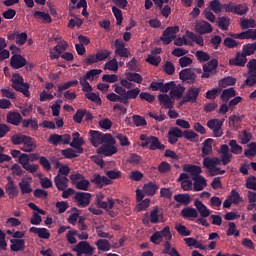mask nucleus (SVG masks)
<instances>
[{
  "label": "nucleus",
  "instance_id": "1",
  "mask_svg": "<svg viewBox=\"0 0 256 256\" xmlns=\"http://www.w3.org/2000/svg\"><path fill=\"white\" fill-rule=\"evenodd\" d=\"M107 176H101L100 174H94L91 179V183L97 185L100 189L106 185H111L113 181L111 179H121V171L109 170L106 172Z\"/></svg>",
  "mask_w": 256,
  "mask_h": 256
},
{
  "label": "nucleus",
  "instance_id": "2",
  "mask_svg": "<svg viewBox=\"0 0 256 256\" xmlns=\"http://www.w3.org/2000/svg\"><path fill=\"white\" fill-rule=\"evenodd\" d=\"M140 141H143L140 145L143 149H149L150 151H165V145L161 144L157 136H147L145 134L140 135Z\"/></svg>",
  "mask_w": 256,
  "mask_h": 256
},
{
  "label": "nucleus",
  "instance_id": "3",
  "mask_svg": "<svg viewBox=\"0 0 256 256\" xmlns=\"http://www.w3.org/2000/svg\"><path fill=\"white\" fill-rule=\"evenodd\" d=\"M194 206L196 207L197 213L200 215V217L196 219V223L203 227H209L210 224L207 222V217L211 216V210H209V208H207L199 199L194 200Z\"/></svg>",
  "mask_w": 256,
  "mask_h": 256
},
{
  "label": "nucleus",
  "instance_id": "4",
  "mask_svg": "<svg viewBox=\"0 0 256 256\" xmlns=\"http://www.w3.org/2000/svg\"><path fill=\"white\" fill-rule=\"evenodd\" d=\"M223 11H225V13H232L233 15H239L240 17H243V15H247L249 7H247L245 4L228 2L223 4Z\"/></svg>",
  "mask_w": 256,
  "mask_h": 256
},
{
  "label": "nucleus",
  "instance_id": "5",
  "mask_svg": "<svg viewBox=\"0 0 256 256\" xmlns=\"http://www.w3.org/2000/svg\"><path fill=\"white\" fill-rule=\"evenodd\" d=\"M71 184L76 187L79 191H89L91 182L85 179V176L81 173H74L70 175Z\"/></svg>",
  "mask_w": 256,
  "mask_h": 256
},
{
  "label": "nucleus",
  "instance_id": "6",
  "mask_svg": "<svg viewBox=\"0 0 256 256\" xmlns=\"http://www.w3.org/2000/svg\"><path fill=\"white\" fill-rule=\"evenodd\" d=\"M89 135L90 143L93 147H98V145H102V143H105L106 141H112L111 134L109 133L103 134L97 130H90Z\"/></svg>",
  "mask_w": 256,
  "mask_h": 256
},
{
  "label": "nucleus",
  "instance_id": "7",
  "mask_svg": "<svg viewBox=\"0 0 256 256\" xmlns=\"http://www.w3.org/2000/svg\"><path fill=\"white\" fill-rule=\"evenodd\" d=\"M12 87L15 91H19L24 95V97H31V93L29 92V83H25L23 81V76L16 75L14 79H12Z\"/></svg>",
  "mask_w": 256,
  "mask_h": 256
},
{
  "label": "nucleus",
  "instance_id": "8",
  "mask_svg": "<svg viewBox=\"0 0 256 256\" xmlns=\"http://www.w3.org/2000/svg\"><path fill=\"white\" fill-rule=\"evenodd\" d=\"M200 93L201 88L190 87L182 97L179 106L181 107L187 103H197V98L199 97Z\"/></svg>",
  "mask_w": 256,
  "mask_h": 256
},
{
  "label": "nucleus",
  "instance_id": "9",
  "mask_svg": "<svg viewBox=\"0 0 256 256\" xmlns=\"http://www.w3.org/2000/svg\"><path fill=\"white\" fill-rule=\"evenodd\" d=\"M246 67L248 69L247 78L245 80V85L248 87H253L256 84V59H251Z\"/></svg>",
  "mask_w": 256,
  "mask_h": 256
},
{
  "label": "nucleus",
  "instance_id": "10",
  "mask_svg": "<svg viewBox=\"0 0 256 256\" xmlns=\"http://www.w3.org/2000/svg\"><path fill=\"white\" fill-rule=\"evenodd\" d=\"M110 141L104 142V144L98 149V153L100 155H104V157H113L115 153H117V148L115 147V138L111 135Z\"/></svg>",
  "mask_w": 256,
  "mask_h": 256
},
{
  "label": "nucleus",
  "instance_id": "11",
  "mask_svg": "<svg viewBox=\"0 0 256 256\" xmlns=\"http://www.w3.org/2000/svg\"><path fill=\"white\" fill-rule=\"evenodd\" d=\"M179 33V26H170L167 27L164 31L160 40L164 45H169L174 39H176L177 34Z\"/></svg>",
  "mask_w": 256,
  "mask_h": 256
},
{
  "label": "nucleus",
  "instance_id": "12",
  "mask_svg": "<svg viewBox=\"0 0 256 256\" xmlns=\"http://www.w3.org/2000/svg\"><path fill=\"white\" fill-rule=\"evenodd\" d=\"M72 251L77 253V256L93 255L95 248H93L89 242L81 241L72 249Z\"/></svg>",
  "mask_w": 256,
  "mask_h": 256
},
{
  "label": "nucleus",
  "instance_id": "13",
  "mask_svg": "<svg viewBox=\"0 0 256 256\" xmlns=\"http://www.w3.org/2000/svg\"><path fill=\"white\" fill-rule=\"evenodd\" d=\"M105 196L98 195L96 197V205L98 209H104L105 211H109V209H113L115 207V200L113 198L108 197L107 201H103Z\"/></svg>",
  "mask_w": 256,
  "mask_h": 256
},
{
  "label": "nucleus",
  "instance_id": "14",
  "mask_svg": "<svg viewBox=\"0 0 256 256\" xmlns=\"http://www.w3.org/2000/svg\"><path fill=\"white\" fill-rule=\"evenodd\" d=\"M207 127L213 131L214 137L223 136V130H221V127H223V121L219 119H211L207 122Z\"/></svg>",
  "mask_w": 256,
  "mask_h": 256
},
{
  "label": "nucleus",
  "instance_id": "15",
  "mask_svg": "<svg viewBox=\"0 0 256 256\" xmlns=\"http://www.w3.org/2000/svg\"><path fill=\"white\" fill-rule=\"evenodd\" d=\"M74 199L78 207H87L91 203V193L76 192Z\"/></svg>",
  "mask_w": 256,
  "mask_h": 256
},
{
  "label": "nucleus",
  "instance_id": "16",
  "mask_svg": "<svg viewBox=\"0 0 256 256\" xmlns=\"http://www.w3.org/2000/svg\"><path fill=\"white\" fill-rule=\"evenodd\" d=\"M179 79L183 81V83H195V79H197V74L191 68H186L180 71Z\"/></svg>",
  "mask_w": 256,
  "mask_h": 256
},
{
  "label": "nucleus",
  "instance_id": "17",
  "mask_svg": "<svg viewBox=\"0 0 256 256\" xmlns=\"http://www.w3.org/2000/svg\"><path fill=\"white\" fill-rule=\"evenodd\" d=\"M35 149H37V143L35 140L31 136L24 137L20 150L24 151V153H33Z\"/></svg>",
  "mask_w": 256,
  "mask_h": 256
},
{
  "label": "nucleus",
  "instance_id": "18",
  "mask_svg": "<svg viewBox=\"0 0 256 256\" xmlns=\"http://www.w3.org/2000/svg\"><path fill=\"white\" fill-rule=\"evenodd\" d=\"M248 59L244 56L242 52H237L235 57L229 60L230 67H245L247 65Z\"/></svg>",
  "mask_w": 256,
  "mask_h": 256
},
{
  "label": "nucleus",
  "instance_id": "19",
  "mask_svg": "<svg viewBox=\"0 0 256 256\" xmlns=\"http://www.w3.org/2000/svg\"><path fill=\"white\" fill-rule=\"evenodd\" d=\"M115 55H118V57H129V49L125 47V42L121 39H116L114 42Z\"/></svg>",
  "mask_w": 256,
  "mask_h": 256
},
{
  "label": "nucleus",
  "instance_id": "20",
  "mask_svg": "<svg viewBox=\"0 0 256 256\" xmlns=\"http://www.w3.org/2000/svg\"><path fill=\"white\" fill-rule=\"evenodd\" d=\"M10 65L12 69H22V67L27 65V59H25L21 54H14L10 58Z\"/></svg>",
  "mask_w": 256,
  "mask_h": 256
},
{
  "label": "nucleus",
  "instance_id": "21",
  "mask_svg": "<svg viewBox=\"0 0 256 256\" xmlns=\"http://www.w3.org/2000/svg\"><path fill=\"white\" fill-rule=\"evenodd\" d=\"M142 189L147 197H154L159 191V185H157V182L150 181L145 183Z\"/></svg>",
  "mask_w": 256,
  "mask_h": 256
},
{
  "label": "nucleus",
  "instance_id": "22",
  "mask_svg": "<svg viewBox=\"0 0 256 256\" xmlns=\"http://www.w3.org/2000/svg\"><path fill=\"white\" fill-rule=\"evenodd\" d=\"M220 154L222 165H229L231 159H233V154L229 152V146L227 144H222L220 146Z\"/></svg>",
  "mask_w": 256,
  "mask_h": 256
},
{
  "label": "nucleus",
  "instance_id": "23",
  "mask_svg": "<svg viewBox=\"0 0 256 256\" xmlns=\"http://www.w3.org/2000/svg\"><path fill=\"white\" fill-rule=\"evenodd\" d=\"M181 137H183V131L179 127H174L168 132V141L170 145H175Z\"/></svg>",
  "mask_w": 256,
  "mask_h": 256
},
{
  "label": "nucleus",
  "instance_id": "24",
  "mask_svg": "<svg viewBox=\"0 0 256 256\" xmlns=\"http://www.w3.org/2000/svg\"><path fill=\"white\" fill-rule=\"evenodd\" d=\"M196 32L200 35H205L207 33L213 32V26L209 24V22L202 20L199 23L196 24Z\"/></svg>",
  "mask_w": 256,
  "mask_h": 256
},
{
  "label": "nucleus",
  "instance_id": "25",
  "mask_svg": "<svg viewBox=\"0 0 256 256\" xmlns=\"http://www.w3.org/2000/svg\"><path fill=\"white\" fill-rule=\"evenodd\" d=\"M5 191L9 197V199H15V197L19 196V189L17 188V185H15V182L13 180H10L6 184Z\"/></svg>",
  "mask_w": 256,
  "mask_h": 256
},
{
  "label": "nucleus",
  "instance_id": "26",
  "mask_svg": "<svg viewBox=\"0 0 256 256\" xmlns=\"http://www.w3.org/2000/svg\"><path fill=\"white\" fill-rule=\"evenodd\" d=\"M54 183L58 191H65L69 187V179L65 176L56 175L54 178Z\"/></svg>",
  "mask_w": 256,
  "mask_h": 256
},
{
  "label": "nucleus",
  "instance_id": "27",
  "mask_svg": "<svg viewBox=\"0 0 256 256\" xmlns=\"http://www.w3.org/2000/svg\"><path fill=\"white\" fill-rule=\"evenodd\" d=\"M181 216L183 219H191L193 221V219H198L199 212L193 207H186L181 210Z\"/></svg>",
  "mask_w": 256,
  "mask_h": 256
},
{
  "label": "nucleus",
  "instance_id": "28",
  "mask_svg": "<svg viewBox=\"0 0 256 256\" xmlns=\"http://www.w3.org/2000/svg\"><path fill=\"white\" fill-rule=\"evenodd\" d=\"M7 123H10V125H15L17 127L21 125V123H23V117H21V114L19 112H9L7 114Z\"/></svg>",
  "mask_w": 256,
  "mask_h": 256
},
{
  "label": "nucleus",
  "instance_id": "29",
  "mask_svg": "<svg viewBox=\"0 0 256 256\" xmlns=\"http://www.w3.org/2000/svg\"><path fill=\"white\" fill-rule=\"evenodd\" d=\"M193 183V190L194 191H203L205 187H207V180L203 176L192 177Z\"/></svg>",
  "mask_w": 256,
  "mask_h": 256
},
{
  "label": "nucleus",
  "instance_id": "30",
  "mask_svg": "<svg viewBox=\"0 0 256 256\" xmlns=\"http://www.w3.org/2000/svg\"><path fill=\"white\" fill-rule=\"evenodd\" d=\"M10 249L14 253H19V251H25V240L23 239H11Z\"/></svg>",
  "mask_w": 256,
  "mask_h": 256
},
{
  "label": "nucleus",
  "instance_id": "31",
  "mask_svg": "<svg viewBox=\"0 0 256 256\" xmlns=\"http://www.w3.org/2000/svg\"><path fill=\"white\" fill-rule=\"evenodd\" d=\"M183 171H185V173H190L192 177H201V173H202L200 166L191 165V164L184 165Z\"/></svg>",
  "mask_w": 256,
  "mask_h": 256
},
{
  "label": "nucleus",
  "instance_id": "32",
  "mask_svg": "<svg viewBox=\"0 0 256 256\" xmlns=\"http://www.w3.org/2000/svg\"><path fill=\"white\" fill-rule=\"evenodd\" d=\"M29 231L30 233H34V235H38L40 239H49L51 237V233H49L47 228L31 227Z\"/></svg>",
  "mask_w": 256,
  "mask_h": 256
},
{
  "label": "nucleus",
  "instance_id": "33",
  "mask_svg": "<svg viewBox=\"0 0 256 256\" xmlns=\"http://www.w3.org/2000/svg\"><path fill=\"white\" fill-rule=\"evenodd\" d=\"M221 160L217 157H205L203 160V167H205V169H208V171H210L211 169H213V167H217V165H220Z\"/></svg>",
  "mask_w": 256,
  "mask_h": 256
},
{
  "label": "nucleus",
  "instance_id": "34",
  "mask_svg": "<svg viewBox=\"0 0 256 256\" xmlns=\"http://www.w3.org/2000/svg\"><path fill=\"white\" fill-rule=\"evenodd\" d=\"M158 101L160 105H163L164 109H171L173 107V100L167 94H159Z\"/></svg>",
  "mask_w": 256,
  "mask_h": 256
},
{
  "label": "nucleus",
  "instance_id": "35",
  "mask_svg": "<svg viewBox=\"0 0 256 256\" xmlns=\"http://www.w3.org/2000/svg\"><path fill=\"white\" fill-rule=\"evenodd\" d=\"M22 127L24 129H31V131H37L39 129V121L37 119H24L22 120Z\"/></svg>",
  "mask_w": 256,
  "mask_h": 256
},
{
  "label": "nucleus",
  "instance_id": "36",
  "mask_svg": "<svg viewBox=\"0 0 256 256\" xmlns=\"http://www.w3.org/2000/svg\"><path fill=\"white\" fill-rule=\"evenodd\" d=\"M213 153V139L208 138L204 141L202 146V157H207Z\"/></svg>",
  "mask_w": 256,
  "mask_h": 256
},
{
  "label": "nucleus",
  "instance_id": "37",
  "mask_svg": "<svg viewBox=\"0 0 256 256\" xmlns=\"http://www.w3.org/2000/svg\"><path fill=\"white\" fill-rule=\"evenodd\" d=\"M228 145L230 147V153H232L233 155H241V153H243V146L239 145V143H237V140H230Z\"/></svg>",
  "mask_w": 256,
  "mask_h": 256
},
{
  "label": "nucleus",
  "instance_id": "38",
  "mask_svg": "<svg viewBox=\"0 0 256 256\" xmlns=\"http://www.w3.org/2000/svg\"><path fill=\"white\" fill-rule=\"evenodd\" d=\"M230 25H231V18L229 17L222 16V17H219L217 20V26L222 31H229Z\"/></svg>",
  "mask_w": 256,
  "mask_h": 256
},
{
  "label": "nucleus",
  "instance_id": "39",
  "mask_svg": "<svg viewBox=\"0 0 256 256\" xmlns=\"http://www.w3.org/2000/svg\"><path fill=\"white\" fill-rule=\"evenodd\" d=\"M126 79L127 81L133 82V83H138L141 84L143 83V76L141 74L136 73V72H126Z\"/></svg>",
  "mask_w": 256,
  "mask_h": 256
},
{
  "label": "nucleus",
  "instance_id": "40",
  "mask_svg": "<svg viewBox=\"0 0 256 256\" xmlns=\"http://www.w3.org/2000/svg\"><path fill=\"white\" fill-rule=\"evenodd\" d=\"M18 187L21 191V195H29V193H33V188H31V184L25 180H22L18 183Z\"/></svg>",
  "mask_w": 256,
  "mask_h": 256
},
{
  "label": "nucleus",
  "instance_id": "41",
  "mask_svg": "<svg viewBox=\"0 0 256 256\" xmlns=\"http://www.w3.org/2000/svg\"><path fill=\"white\" fill-rule=\"evenodd\" d=\"M95 245L98 251H111V243H109V240L99 239L98 241H96Z\"/></svg>",
  "mask_w": 256,
  "mask_h": 256
},
{
  "label": "nucleus",
  "instance_id": "42",
  "mask_svg": "<svg viewBox=\"0 0 256 256\" xmlns=\"http://www.w3.org/2000/svg\"><path fill=\"white\" fill-rule=\"evenodd\" d=\"M235 95H237V93L235 92V88L225 89L222 91L221 100L223 101V103H227V101H229V99H232V97H235Z\"/></svg>",
  "mask_w": 256,
  "mask_h": 256
},
{
  "label": "nucleus",
  "instance_id": "43",
  "mask_svg": "<svg viewBox=\"0 0 256 256\" xmlns=\"http://www.w3.org/2000/svg\"><path fill=\"white\" fill-rule=\"evenodd\" d=\"M174 201L181 203L182 205H189L191 203V195L189 194H176Z\"/></svg>",
  "mask_w": 256,
  "mask_h": 256
},
{
  "label": "nucleus",
  "instance_id": "44",
  "mask_svg": "<svg viewBox=\"0 0 256 256\" xmlns=\"http://www.w3.org/2000/svg\"><path fill=\"white\" fill-rule=\"evenodd\" d=\"M256 51L255 48V44L253 43H248L243 45L242 47V53L244 54V56L247 57H251V55H254Z\"/></svg>",
  "mask_w": 256,
  "mask_h": 256
},
{
  "label": "nucleus",
  "instance_id": "45",
  "mask_svg": "<svg viewBox=\"0 0 256 256\" xmlns=\"http://www.w3.org/2000/svg\"><path fill=\"white\" fill-rule=\"evenodd\" d=\"M228 227L229 228L226 232L227 237H239V235H241V232L237 230V224H235V222H229Z\"/></svg>",
  "mask_w": 256,
  "mask_h": 256
},
{
  "label": "nucleus",
  "instance_id": "46",
  "mask_svg": "<svg viewBox=\"0 0 256 256\" xmlns=\"http://www.w3.org/2000/svg\"><path fill=\"white\" fill-rule=\"evenodd\" d=\"M163 253L165 255H170V256H181V254H179L177 249L171 247V242H169V241H166L164 243Z\"/></svg>",
  "mask_w": 256,
  "mask_h": 256
},
{
  "label": "nucleus",
  "instance_id": "47",
  "mask_svg": "<svg viewBox=\"0 0 256 256\" xmlns=\"http://www.w3.org/2000/svg\"><path fill=\"white\" fill-rule=\"evenodd\" d=\"M82 145H85V140L83 138L78 139H72V142L70 143V146L73 147V149L77 150V153L82 154L83 153V147Z\"/></svg>",
  "mask_w": 256,
  "mask_h": 256
},
{
  "label": "nucleus",
  "instance_id": "48",
  "mask_svg": "<svg viewBox=\"0 0 256 256\" xmlns=\"http://www.w3.org/2000/svg\"><path fill=\"white\" fill-rule=\"evenodd\" d=\"M182 137H184V139H187V141H198L199 139V134L195 133L193 130H185L184 132H182Z\"/></svg>",
  "mask_w": 256,
  "mask_h": 256
},
{
  "label": "nucleus",
  "instance_id": "49",
  "mask_svg": "<svg viewBox=\"0 0 256 256\" xmlns=\"http://www.w3.org/2000/svg\"><path fill=\"white\" fill-rule=\"evenodd\" d=\"M241 145H247L253 139V134L248 132L247 130H243L242 133L239 135Z\"/></svg>",
  "mask_w": 256,
  "mask_h": 256
},
{
  "label": "nucleus",
  "instance_id": "50",
  "mask_svg": "<svg viewBox=\"0 0 256 256\" xmlns=\"http://www.w3.org/2000/svg\"><path fill=\"white\" fill-rule=\"evenodd\" d=\"M61 153L65 159H75V158L79 157V155H80L77 152V150L75 151L71 148L64 149L61 151Z\"/></svg>",
  "mask_w": 256,
  "mask_h": 256
},
{
  "label": "nucleus",
  "instance_id": "51",
  "mask_svg": "<svg viewBox=\"0 0 256 256\" xmlns=\"http://www.w3.org/2000/svg\"><path fill=\"white\" fill-rule=\"evenodd\" d=\"M195 56L199 63H206V61H209V59H211V55L203 50H198Z\"/></svg>",
  "mask_w": 256,
  "mask_h": 256
},
{
  "label": "nucleus",
  "instance_id": "52",
  "mask_svg": "<svg viewBox=\"0 0 256 256\" xmlns=\"http://www.w3.org/2000/svg\"><path fill=\"white\" fill-rule=\"evenodd\" d=\"M33 15L36 19H42L43 21H45V23H51L53 21L51 19V15L46 12L35 11Z\"/></svg>",
  "mask_w": 256,
  "mask_h": 256
},
{
  "label": "nucleus",
  "instance_id": "53",
  "mask_svg": "<svg viewBox=\"0 0 256 256\" xmlns=\"http://www.w3.org/2000/svg\"><path fill=\"white\" fill-rule=\"evenodd\" d=\"M183 93H185V87L183 86H175L172 90H170L171 97H176V99H181V97H183Z\"/></svg>",
  "mask_w": 256,
  "mask_h": 256
},
{
  "label": "nucleus",
  "instance_id": "54",
  "mask_svg": "<svg viewBox=\"0 0 256 256\" xmlns=\"http://www.w3.org/2000/svg\"><path fill=\"white\" fill-rule=\"evenodd\" d=\"M112 13L116 19V25H121V23H123V12L121 11V9L113 6Z\"/></svg>",
  "mask_w": 256,
  "mask_h": 256
},
{
  "label": "nucleus",
  "instance_id": "55",
  "mask_svg": "<svg viewBox=\"0 0 256 256\" xmlns=\"http://www.w3.org/2000/svg\"><path fill=\"white\" fill-rule=\"evenodd\" d=\"M240 27L241 29H253L255 27L254 19H240Z\"/></svg>",
  "mask_w": 256,
  "mask_h": 256
},
{
  "label": "nucleus",
  "instance_id": "56",
  "mask_svg": "<svg viewBox=\"0 0 256 256\" xmlns=\"http://www.w3.org/2000/svg\"><path fill=\"white\" fill-rule=\"evenodd\" d=\"M235 83H237V79L231 77V76H228L224 79H221L219 81V85L220 87H230L232 85H235Z\"/></svg>",
  "mask_w": 256,
  "mask_h": 256
},
{
  "label": "nucleus",
  "instance_id": "57",
  "mask_svg": "<svg viewBox=\"0 0 256 256\" xmlns=\"http://www.w3.org/2000/svg\"><path fill=\"white\" fill-rule=\"evenodd\" d=\"M104 69H107L108 71H118L119 62H117V59L113 58L112 60L106 62Z\"/></svg>",
  "mask_w": 256,
  "mask_h": 256
},
{
  "label": "nucleus",
  "instance_id": "58",
  "mask_svg": "<svg viewBox=\"0 0 256 256\" xmlns=\"http://www.w3.org/2000/svg\"><path fill=\"white\" fill-rule=\"evenodd\" d=\"M132 120L136 127H145V125H147V120H145L143 116L133 115Z\"/></svg>",
  "mask_w": 256,
  "mask_h": 256
},
{
  "label": "nucleus",
  "instance_id": "59",
  "mask_svg": "<svg viewBox=\"0 0 256 256\" xmlns=\"http://www.w3.org/2000/svg\"><path fill=\"white\" fill-rule=\"evenodd\" d=\"M245 157H255L256 156V142H251L248 144V149L244 150Z\"/></svg>",
  "mask_w": 256,
  "mask_h": 256
},
{
  "label": "nucleus",
  "instance_id": "60",
  "mask_svg": "<svg viewBox=\"0 0 256 256\" xmlns=\"http://www.w3.org/2000/svg\"><path fill=\"white\" fill-rule=\"evenodd\" d=\"M210 9L214 13H221L223 11V4L219 0H212L210 1Z\"/></svg>",
  "mask_w": 256,
  "mask_h": 256
},
{
  "label": "nucleus",
  "instance_id": "61",
  "mask_svg": "<svg viewBox=\"0 0 256 256\" xmlns=\"http://www.w3.org/2000/svg\"><path fill=\"white\" fill-rule=\"evenodd\" d=\"M228 199L232 201L233 205H238L241 201V195L237 190L233 189L231 190Z\"/></svg>",
  "mask_w": 256,
  "mask_h": 256
},
{
  "label": "nucleus",
  "instance_id": "62",
  "mask_svg": "<svg viewBox=\"0 0 256 256\" xmlns=\"http://www.w3.org/2000/svg\"><path fill=\"white\" fill-rule=\"evenodd\" d=\"M85 109H78L73 116L74 123H83V117H85Z\"/></svg>",
  "mask_w": 256,
  "mask_h": 256
},
{
  "label": "nucleus",
  "instance_id": "63",
  "mask_svg": "<svg viewBox=\"0 0 256 256\" xmlns=\"http://www.w3.org/2000/svg\"><path fill=\"white\" fill-rule=\"evenodd\" d=\"M246 189H251L252 191H256V177L250 176L246 179L245 183Z\"/></svg>",
  "mask_w": 256,
  "mask_h": 256
},
{
  "label": "nucleus",
  "instance_id": "64",
  "mask_svg": "<svg viewBox=\"0 0 256 256\" xmlns=\"http://www.w3.org/2000/svg\"><path fill=\"white\" fill-rule=\"evenodd\" d=\"M233 39H251V30L248 29L241 33L232 34Z\"/></svg>",
  "mask_w": 256,
  "mask_h": 256
}]
</instances>
